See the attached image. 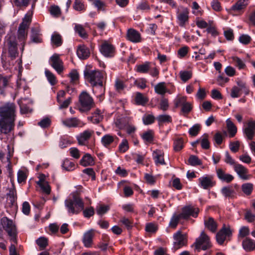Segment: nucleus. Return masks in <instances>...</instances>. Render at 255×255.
I'll list each match as a JSON object with an SVG mask.
<instances>
[{"mask_svg":"<svg viewBox=\"0 0 255 255\" xmlns=\"http://www.w3.org/2000/svg\"><path fill=\"white\" fill-rule=\"evenodd\" d=\"M182 219L180 215H174L171 219L170 222L169 223V226L172 228H175L180 220Z\"/></svg>","mask_w":255,"mask_h":255,"instance_id":"obj_40","label":"nucleus"},{"mask_svg":"<svg viewBox=\"0 0 255 255\" xmlns=\"http://www.w3.org/2000/svg\"><path fill=\"white\" fill-rule=\"evenodd\" d=\"M62 167L67 171H72L75 168V164L69 160L66 159L63 161Z\"/></svg>","mask_w":255,"mask_h":255,"instance_id":"obj_39","label":"nucleus"},{"mask_svg":"<svg viewBox=\"0 0 255 255\" xmlns=\"http://www.w3.org/2000/svg\"><path fill=\"white\" fill-rule=\"evenodd\" d=\"M37 184L41 187L42 191L47 194H49L50 193V187L47 182L40 179L37 182Z\"/></svg>","mask_w":255,"mask_h":255,"instance_id":"obj_35","label":"nucleus"},{"mask_svg":"<svg viewBox=\"0 0 255 255\" xmlns=\"http://www.w3.org/2000/svg\"><path fill=\"white\" fill-rule=\"evenodd\" d=\"M226 125L229 136L230 137H233L237 132V128L235 124L231 121L230 119L226 120Z\"/></svg>","mask_w":255,"mask_h":255,"instance_id":"obj_27","label":"nucleus"},{"mask_svg":"<svg viewBox=\"0 0 255 255\" xmlns=\"http://www.w3.org/2000/svg\"><path fill=\"white\" fill-rule=\"evenodd\" d=\"M198 213L199 209L198 208H194L191 206H188L182 208V213L179 215L182 219H187L190 216L196 218Z\"/></svg>","mask_w":255,"mask_h":255,"instance_id":"obj_12","label":"nucleus"},{"mask_svg":"<svg viewBox=\"0 0 255 255\" xmlns=\"http://www.w3.org/2000/svg\"><path fill=\"white\" fill-rule=\"evenodd\" d=\"M189 164L192 166L200 165L202 164V162L198 158V157L195 155H191L188 159Z\"/></svg>","mask_w":255,"mask_h":255,"instance_id":"obj_46","label":"nucleus"},{"mask_svg":"<svg viewBox=\"0 0 255 255\" xmlns=\"http://www.w3.org/2000/svg\"><path fill=\"white\" fill-rule=\"evenodd\" d=\"M75 30L81 37L83 38L87 37L88 34L86 32L85 29L81 25L76 24L75 26Z\"/></svg>","mask_w":255,"mask_h":255,"instance_id":"obj_38","label":"nucleus"},{"mask_svg":"<svg viewBox=\"0 0 255 255\" xmlns=\"http://www.w3.org/2000/svg\"><path fill=\"white\" fill-rule=\"evenodd\" d=\"M200 128V125L199 124H196L189 129V133L191 136H195L198 134Z\"/></svg>","mask_w":255,"mask_h":255,"instance_id":"obj_53","label":"nucleus"},{"mask_svg":"<svg viewBox=\"0 0 255 255\" xmlns=\"http://www.w3.org/2000/svg\"><path fill=\"white\" fill-rule=\"evenodd\" d=\"M127 38L133 42H138L140 40V34L134 29H129L127 34Z\"/></svg>","mask_w":255,"mask_h":255,"instance_id":"obj_22","label":"nucleus"},{"mask_svg":"<svg viewBox=\"0 0 255 255\" xmlns=\"http://www.w3.org/2000/svg\"><path fill=\"white\" fill-rule=\"evenodd\" d=\"M80 164L84 167L91 166L94 164L93 157L90 154L87 153L80 160Z\"/></svg>","mask_w":255,"mask_h":255,"instance_id":"obj_29","label":"nucleus"},{"mask_svg":"<svg viewBox=\"0 0 255 255\" xmlns=\"http://www.w3.org/2000/svg\"><path fill=\"white\" fill-rule=\"evenodd\" d=\"M5 47L7 49L9 56L12 60L18 56L17 43L14 36L10 35L6 39Z\"/></svg>","mask_w":255,"mask_h":255,"instance_id":"obj_6","label":"nucleus"},{"mask_svg":"<svg viewBox=\"0 0 255 255\" xmlns=\"http://www.w3.org/2000/svg\"><path fill=\"white\" fill-rule=\"evenodd\" d=\"M73 7L75 10L81 11L84 9V5L81 0H75Z\"/></svg>","mask_w":255,"mask_h":255,"instance_id":"obj_61","label":"nucleus"},{"mask_svg":"<svg viewBox=\"0 0 255 255\" xmlns=\"http://www.w3.org/2000/svg\"><path fill=\"white\" fill-rule=\"evenodd\" d=\"M36 242L41 250L44 249L48 245L47 239L44 237H40L38 238L36 240Z\"/></svg>","mask_w":255,"mask_h":255,"instance_id":"obj_49","label":"nucleus"},{"mask_svg":"<svg viewBox=\"0 0 255 255\" xmlns=\"http://www.w3.org/2000/svg\"><path fill=\"white\" fill-rule=\"evenodd\" d=\"M251 40V37L247 34H242L239 38V41L244 45L248 44Z\"/></svg>","mask_w":255,"mask_h":255,"instance_id":"obj_59","label":"nucleus"},{"mask_svg":"<svg viewBox=\"0 0 255 255\" xmlns=\"http://www.w3.org/2000/svg\"><path fill=\"white\" fill-rule=\"evenodd\" d=\"M135 100L138 105H143L145 104L148 100L142 94L137 93L136 95Z\"/></svg>","mask_w":255,"mask_h":255,"instance_id":"obj_41","label":"nucleus"},{"mask_svg":"<svg viewBox=\"0 0 255 255\" xmlns=\"http://www.w3.org/2000/svg\"><path fill=\"white\" fill-rule=\"evenodd\" d=\"M194 245L195 250L198 252L201 250H206L211 247L209 238L204 231L201 233L200 237L196 239Z\"/></svg>","mask_w":255,"mask_h":255,"instance_id":"obj_7","label":"nucleus"},{"mask_svg":"<svg viewBox=\"0 0 255 255\" xmlns=\"http://www.w3.org/2000/svg\"><path fill=\"white\" fill-rule=\"evenodd\" d=\"M243 192L247 195H250L253 189V184L251 183L243 184L242 186Z\"/></svg>","mask_w":255,"mask_h":255,"instance_id":"obj_37","label":"nucleus"},{"mask_svg":"<svg viewBox=\"0 0 255 255\" xmlns=\"http://www.w3.org/2000/svg\"><path fill=\"white\" fill-rule=\"evenodd\" d=\"M209 135L207 133H205L200 138L201 147L205 149H208L210 147V142L208 140Z\"/></svg>","mask_w":255,"mask_h":255,"instance_id":"obj_34","label":"nucleus"},{"mask_svg":"<svg viewBox=\"0 0 255 255\" xmlns=\"http://www.w3.org/2000/svg\"><path fill=\"white\" fill-rule=\"evenodd\" d=\"M232 59L235 65L238 67L239 69H244L246 65L245 63L239 57H233Z\"/></svg>","mask_w":255,"mask_h":255,"instance_id":"obj_55","label":"nucleus"},{"mask_svg":"<svg viewBox=\"0 0 255 255\" xmlns=\"http://www.w3.org/2000/svg\"><path fill=\"white\" fill-rule=\"evenodd\" d=\"M183 140L182 138L175 139L174 141V150L178 151L183 148Z\"/></svg>","mask_w":255,"mask_h":255,"instance_id":"obj_42","label":"nucleus"},{"mask_svg":"<svg viewBox=\"0 0 255 255\" xmlns=\"http://www.w3.org/2000/svg\"><path fill=\"white\" fill-rule=\"evenodd\" d=\"M130 118L128 117H124L117 119L116 122V126L120 128L123 129L129 125Z\"/></svg>","mask_w":255,"mask_h":255,"instance_id":"obj_26","label":"nucleus"},{"mask_svg":"<svg viewBox=\"0 0 255 255\" xmlns=\"http://www.w3.org/2000/svg\"><path fill=\"white\" fill-rule=\"evenodd\" d=\"M50 120L48 118H45L38 123V125L42 128H46L50 126Z\"/></svg>","mask_w":255,"mask_h":255,"instance_id":"obj_64","label":"nucleus"},{"mask_svg":"<svg viewBox=\"0 0 255 255\" xmlns=\"http://www.w3.org/2000/svg\"><path fill=\"white\" fill-rule=\"evenodd\" d=\"M223 138V135L219 131L217 132L213 137V140L218 145H220L222 143Z\"/></svg>","mask_w":255,"mask_h":255,"instance_id":"obj_62","label":"nucleus"},{"mask_svg":"<svg viewBox=\"0 0 255 255\" xmlns=\"http://www.w3.org/2000/svg\"><path fill=\"white\" fill-rule=\"evenodd\" d=\"M32 12H28L26 13L23 18L22 22L20 25L23 26L24 27H29V25L31 22Z\"/></svg>","mask_w":255,"mask_h":255,"instance_id":"obj_36","label":"nucleus"},{"mask_svg":"<svg viewBox=\"0 0 255 255\" xmlns=\"http://www.w3.org/2000/svg\"><path fill=\"white\" fill-rule=\"evenodd\" d=\"M40 36L41 34L40 33L39 28L38 27H32L30 35L31 42L36 43H41L42 42V38Z\"/></svg>","mask_w":255,"mask_h":255,"instance_id":"obj_20","label":"nucleus"},{"mask_svg":"<svg viewBox=\"0 0 255 255\" xmlns=\"http://www.w3.org/2000/svg\"><path fill=\"white\" fill-rule=\"evenodd\" d=\"M245 0H239L232 7V9L235 11H240L243 9H244L246 6Z\"/></svg>","mask_w":255,"mask_h":255,"instance_id":"obj_33","label":"nucleus"},{"mask_svg":"<svg viewBox=\"0 0 255 255\" xmlns=\"http://www.w3.org/2000/svg\"><path fill=\"white\" fill-rule=\"evenodd\" d=\"M50 64L51 66L60 74L63 71V63L60 58L59 55L57 54H53L50 58Z\"/></svg>","mask_w":255,"mask_h":255,"instance_id":"obj_10","label":"nucleus"},{"mask_svg":"<svg viewBox=\"0 0 255 255\" xmlns=\"http://www.w3.org/2000/svg\"><path fill=\"white\" fill-rule=\"evenodd\" d=\"M141 137L144 141L152 142L154 137L153 131L152 130H148L143 133Z\"/></svg>","mask_w":255,"mask_h":255,"instance_id":"obj_32","label":"nucleus"},{"mask_svg":"<svg viewBox=\"0 0 255 255\" xmlns=\"http://www.w3.org/2000/svg\"><path fill=\"white\" fill-rule=\"evenodd\" d=\"M199 186L204 189L208 190L216 184V181L214 180L213 175H206L201 177L198 179Z\"/></svg>","mask_w":255,"mask_h":255,"instance_id":"obj_8","label":"nucleus"},{"mask_svg":"<svg viewBox=\"0 0 255 255\" xmlns=\"http://www.w3.org/2000/svg\"><path fill=\"white\" fill-rule=\"evenodd\" d=\"M188 10L187 8H184L183 11L178 15V19L180 21L179 25L183 26L185 22L188 19Z\"/></svg>","mask_w":255,"mask_h":255,"instance_id":"obj_30","label":"nucleus"},{"mask_svg":"<svg viewBox=\"0 0 255 255\" xmlns=\"http://www.w3.org/2000/svg\"><path fill=\"white\" fill-rule=\"evenodd\" d=\"M235 171L239 177L243 180H248L251 178L250 175H248V170L243 165L237 163L234 166Z\"/></svg>","mask_w":255,"mask_h":255,"instance_id":"obj_14","label":"nucleus"},{"mask_svg":"<svg viewBox=\"0 0 255 255\" xmlns=\"http://www.w3.org/2000/svg\"><path fill=\"white\" fill-rule=\"evenodd\" d=\"M180 76L181 80L184 82H186L191 78L192 73L188 71H181L180 72Z\"/></svg>","mask_w":255,"mask_h":255,"instance_id":"obj_56","label":"nucleus"},{"mask_svg":"<svg viewBox=\"0 0 255 255\" xmlns=\"http://www.w3.org/2000/svg\"><path fill=\"white\" fill-rule=\"evenodd\" d=\"M62 124L67 127H77L79 126L81 122L77 118H68L62 121Z\"/></svg>","mask_w":255,"mask_h":255,"instance_id":"obj_25","label":"nucleus"},{"mask_svg":"<svg viewBox=\"0 0 255 255\" xmlns=\"http://www.w3.org/2000/svg\"><path fill=\"white\" fill-rule=\"evenodd\" d=\"M52 42L57 46H59L62 44V38L60 34L55 33L51 36Z\"/></svg>","mask_w":255,"mask_h":255,"instance_id":"obj_52","label":"nucleus"},{"mask_svg":"<svg viewBox=\"0 0 255 255\" xmlns=\"http://www.w3.org/2000/svg\"><path fill=\"white\" fill-rule=\"evenodd\" d=\"M84 77L92 86H103V73L99 70L85 69L84 72Z\"/></svg>","mask_w":255,"mask_h":255,"instance_id":"obj_3","label":"nucleus"},{"mask_svg":"<svg viewBox=\"0 0 255 255\" xmlns=\"http://www.w3.org/2000/svg\"><path fill=\"white\" fill-rule=\"evenodd\" d=\"M149 69V65L148 63H145L144 64L136 66V71L139 73H147Z\"/></svg>","mask_w":255,"mask_h":255,"instance_id":"obj_44","label":"nucleus"},{"mask_svg":"<svg viewBox=\"0 0 255 255\" xmlns=\"http://www.w3.org/2000/svg\"><path fill=\"white\" fill-rule=\"evenodd\" d=\"M77 54L81 59H86L90 56V50L84 45H79L77 50Z\"/></svg>","mask_w":255,"mask_h":255,"instance_id":"obj_19","label":"nucleus"},{"mask_svg":"<svg viewBox=\"0 0 255 255\" xmlns=\"http://www.w3.org/2000/svg\"><path fill=\"white\" fill-rule=\"evenodd\" d=\"M28 27H24L19 24L17 31V38L20 42V45L21 46L20 50L22 52L24 50L25 41L27 36V29Z\"/></svg>","mask_w":255,"mask_h":255,"instance_id":"obj_13","label":"nucleus"},{"mask_svg":"<svg viewBox=\"0 0 255 255\" xmlns=\"http://www.w3.org/2000/svg\"><path fill=\"white\" fill-rule=\"evenodd\" d=\"M109 209L110 207L109 206L100 205L96 209L97 213L100 216H102L107 213L109 210Z\"/></svg>","mask_w":255,"mask_h":255,"instance_id":"obj_57","label":"nucleus"},{"mask_svg":"<svg viewBox=\"0 0 255 255\" xmlns=\"http://www.w3.org/2000/svg\"><path fill=\"white\" fill-rule=\"evenodd\" d=\"M217 175L222 181L227 183L231 182L234 178V176L230 174L226 173L222 169L218 168L216 170Z\"/></svg>","mask_w":255,"mask_h":255,"instance_id":"obj_18","label":"nucleus"},{"mask_svg":"<svg viewBox=\"0 0 255 255\" xmlns=\"http://www.w3.org/2000/svg\"><path fill=\"white\" fill-rule=\"evenodd\" d=\"M101 53L106 57H113L114 55L115 48L114 46L107 42H105L101 45Z\"/></svg>","mask_w":255,"mask_h":255,"instance_id":"obj_17","label":"nucleus"},{"mask_svg":"<svg viewBox=\"0 0 255 255\" xmlns=\"http://www.w3.org/2000/svg\"><path fill=\"white\" fill-rule=\"evenodd\" d=\"M243 249L246 252H251L255 249V241L251 238H246L242 242Z\"/></svg>","mask_w":255,"mask_h":255,"instance_id":"obj_23","label":"nucleus"},{"mask_svg":"<svg viewBox=\"0 0 255 255\" xmlns=\"http://www.w3.org/2000/svg\"><path fill=\"white\" fill-rule=\"evenodd\" d=\"M65 205L70 213L78 214L84 209V203L78 193H74L72 198L65 201Z\"/></svg>","mask_w":255,"mask_h":255,"instance_id":"obj_2","label":"nucleus"},{"mask_svg":"<svg viewBox=\"0 0 255 255\" xmlns=\"http://www.w3.org/2000/svg\"><path fill=\"white\" fill-rule=\"evenodd\" d=\"M205 227L212 232H215L217 229V223L212 217L209 218L207 220L204 221Z\"/></svg>","mask_w":255,"mask_h":255,"instance_id":"obj_28","label":"nucleus"},{"mask_svg":"<svg viewBox=\"0 0 255 255\" xmlns=\"http://www.w3.org/2000/svg\"><path fill=\"white\" fill-rule=\"evenodd\" d=\"M45 74L50 83L52 85H55L56 83V80L55 76L54 75V74L48 70H46L45 71Z\"/></svg>","mask_w":255,"mask_h":255,"instance_id":"obj_48","label":"nucleus"},{"mask_svg":"<svg viewBox=\"0 0 255 255\" xmlns=\"http://www.w3.org/2000/svg\"><path fill=\"white\" fill-rule=\"evenodd\" d=\"M15 105L8 103L0 107V131L7 134L13 128L15 117Z\"/></svg>","mask_w":255,"mask_h":255,"instance_id":"obj_1","label":"nucleus"},{"mask_svg":"<svg viewBox=\"0 0 255 255\" xmlns=\"http://www.w3.org/2000/svg\"><path fill=\"white\" fill-rule=\"evenodd\" d=\"M164 83H160L156 85L155 87V92L160 95H164L166 93V88Z\"/></svg>","mask_w":255,"mask_h":255,"instance_id":"obj_51","label":"nucleus"},{"mask_svg":"<svg viewBox=\"0 0 255 255\" xmlns=\"http://www.w3.org/2000/svg\"><path fill=\"white\" fill-rule=\"evenodd\" d=\"M95 236V230L91 229L84 233L82 239L85 247L90 248L93 244V239Z\"/></svg>","mask_w":255,"mask_h":255,"instance_id":"obj_16","label":"nucleus"},{"mask_svg":"<svg viewBox=\"0 0 255 255\" xmlns=\"http://www.w3.org/2000/svg\"><path fill=\"white\" fill-rule=\"evenodd\" d=\"M0 223L3 229L7 233L10 241L16 244L17 232L16 227L12 221L6 217H3L1 219Z\"/></svg>","mask_w":255,"mask_h":255,"instance_id":"obj_4","label":"nucleus"},{"mask_svg":"<svg viewBox=\"0 0 255 255\" xmlns=\"http://www.w3.org/2000/svg\"><path fill=\"white\" fill-rule=\"evenodd\" d=\"M114 137L110 134H106L102 138L101 141L103 145L107 146L114 141Z\"/></svg>","mask_w":255,"mask_h":255,"instance_id":"obj_45","label":"nucleus"},{"mask_svg":"<svg viewBox=\"0 0 255 255\" xmlns=\"http://www.w3.org/2000/svg\"><path fill=\"white\" fill-rule=\"evenodd\" d=\"M69 76L71 79V82L76 83L79 78V75L77 71L75 69L72 70L69 74Z\"/></svg>","mask_w":255,"mask_h":255,"instance_id":"obj_50","label":"nucleus"},{"mask_svg":"<svg viewBox=\"0 0 255 255\" xmlns=\"http://www.w3.org/2000/svg\"><path fill=\"white\" fill-rule=\"evenodd\" d=\"M186 97L182 96V97H177L174 100V105L175 107H178L179 106L182 107L186 103Z\"/></svg>","mask_w":255,"mask_h":255,"instance_id":"obj_47","label":"nucleus"},{"mask_svg":"<svg viewBox=\"0 0 255 255\" xmlns=\"http://www.w3.org/2000/svg\"><path fill=\"white\" fill-rule=\"evenodd\" d=\"M83 210V215L85 217L89 218L94 214V209L92 207L86 208Z\"/></svg>","mask_w":255,"mask_h":255,"instance_id":"obj_63","label":"nucleus"},{"mask_svg":"<svg viewBox=\"0 0 255 255\" xmlns=\"http://www.w3.org/2000/svg\"><path fill=\"white\" fill-rule=\"evenodd\" d=\"M250 234V229L249 227L246 226L242 227L239 233V238H245L248 236Z\"/></svg>","mask_w":255,"mask_h":255,"instance_id":"obj_54","label":"nucleus"},{"mask_svg":"<svg viewBox=\"0 0 255 255\" xmlns=\"http://www.w3.org/2000/svg\"><path fill=\"white\" fill-rule=\"evenodd\" d=\"M128 142L127 139H124L119 145V150L120 152L124 153L127 151L128 149Z\"/></svg>","mask_w":255,"mask_h":255,"instance_id":"obj_60","label":"nucleus"},{"mask_svg":"<svg viewBox=\"0 0 255 255\" xmlns=\"http://www.w3.org/2000/svg\"><path fill=\"white\" fill-rule=\"evenodd\" d=\"M153 158L154 159L155 163L156 165L165 164L163 156L164 153L162 151L158 149H156L152 153Z\"/></svg>","mask_w":255,"mask_h":255,"instance_id":"obj_21","label":"nucleus"},{"mask_svg":"<svg viewBox=\"0 0 255 255\" xmlns=\"http://www.w3.org/2000/svg\"><path fill=\"white\" fill-rule=\"evenodd\" d=\"M157 120L159 123H170L171 122V117L169 115H159L157 117Z\"/></svg>","mask_w":255,"mask_h":255,"instance_id":"obj_58","label":"nucleus"},{"mask_svg":"<svg viewBox=\"0 0 255 255\" xmlns=\"http://www.w3.org/2000/svg\"><path fill=\"white\" fill-rule=\"evenodd\" d=\"M232 235V231L230 228H226L224 225L222 228L217 233L216 238L217 243L222 245L223 244L226 238Z\"/></svg>","mask_w":255,"mask_h":255,"instance_id":"obj_11","label":"nucleus"},{"mask_svg":"<svg viewBox=\"0 0 255 255\" xmlns=\"http://www.w3.org/2000/svg\"><path fill=\"white\" fill-rule=\"evenodd\" d=\"M79 110L81 112L90 111L94 106L92 97L86 91H83L79 96Z\"/></svg>","mask_w":255,"mask_h":255,"instance_id":"obj_5","label":"nucleus"},{"mask_svg":"<svg viewBox=\"0 0 255 255\" xmlns=\"http://www.w3.org/2000/svg\"><path fill=\"white\" fill-rule=\"evenodd\" d=\"M174 243L173 248L176 251L185 246L187 243V239L185 235L182 234L181 231H178L173 235Z\"/></svg>","mask_w":255,"mask_h":255,"instance_id":"obj_9","label":"nucleus"},{"mask_svg":"<svg viewBox=\"0 0 255 255\" xmlns=\"http://www.w3.org/2000/svg\"><path fill=\"white\" fill-rule=\"evenodd\" d=\"M94 133L92 130L87 129L79 134L77 136V139L80 145H85L86 141L89 140Z\"/></svg>","mask_w":255,"mask_h":255,"instance_id":"obj_15","label":"nucleus"},{"mask_svg":"<svg viewBox=\"0 0 255 255\" xmlns=\"http://www.w3.org/2000/svg\"><path fill=\"white\" fill-rule=\"evenodd\" d=\"M221 192L226 197H232L234 193V191L230 187H224L221 190Z\"/></svg>","mask_w":255,"mask_h":255,"instance_id":"obj_43","label":"nucleus"},{"mask_svg":"<svg viewBox=\"0 0 255 255\" xmlns=\"http://www.w3.org/2000/svg\"><path fill=\"white\" fill-rule=\"evenodd\" d=\"M9 82V77L0 74V95H3Z\"/></svg>","mask_w":255,"mask_h":255,"instance_id":"obj_24","label":"nucleus"},{"mask_svg":"<svg viewBox=\"0 0 255 255\" xmlns=\"http://www.w3.org/2000/svg\"><path fill=\"white\" fill-rule=\"evenodd\" d=\"M7 200L8 203L11 206L14 205L16 199V193L15 189H11L9 190V193L7 194Z\"/></svg>","mask_w":255,"mask_h":255,"instance_id":"obj_31","label":"nucleus"}]
</instances>
